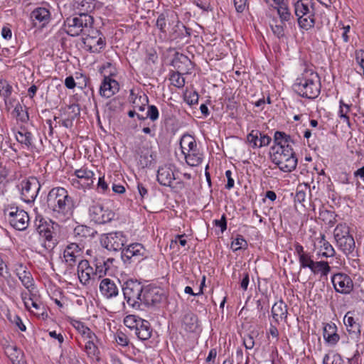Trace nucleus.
Here are the masks:
<instances>
[{
	"label": "nucleus",
	"mask_w": 364,
	"mask_h": 364,
	"mask_svg": "<svg viewBox=\"0 0 364 364\" xmlns=\"http://www.w3.org/2000/svg\"><path fill=\"white\" fill-rule=\"evenodd\" d=\"M73 176L80 178L83 182L82 189L90 188L94 183L95 173L86 166L76 169L74 171Z\"/></svg>",
	"instance_id": "26"
},
{
	"label": "nucleus",
	"mask_w": 364,
	"mask_h": 364,
	"mask_svg": "<svg viewBox=\"0 0 364 364\" xmlns=\"http://www.w3.org/2000/svg\"><path fill=\"white\" fill-rule=\"evenodd\" d=\"M31 18L33 21L34 26H37V23L36 22V21H38L39 23H41L46 19V8H36L31 12Z\"/></svg>",
	"instance_id": "53"
},
{
	"label": "nucleus",
	"mask_w": 364,
	"mask_h": 364,
	"mask_svg": "<svg viewBox=\"0 0 364 364\" xmlns=\"http://www.w3.org/2000/svg\"><path fill=\"white\" fill-rule=\"evenodd\" d=\"M97 0L73 1L72 8L73 14L77 15H92L97 8Z\"/></svg>",
	"instance_id": "17"
},
{
	"label": "nucleus",
	"mask_w": 364,
	"mask_h": 364,
	"mask_svg": "<svg viewBox=\"0 0 364 364\" xmlns=\"http://www.w3.org/2000/svg\"><path fill=\"white\" fill-rule=\"evenodd\" d=\"M311 192L310 187L307 184L299 185L294 196V202L302 203L305 201L306 192Z\"/></svg>",
	"instance_id": "46"
},
{
	"label": "nucleus",
	"mask_w": 364,
	"mask_h": 364,
	"mask_svg": "<svg viewBox=\"0 0 364 364\" xmlns=\"http://www.w3.org/2000/svg\"><path fill=\"white\" fill-rule=\"evenodd\" d=\"M47 207L55 217L70 216L75 208L74 200L61 187L52 188L47 194Z\"/></svg>",
	"instance_id": "2"
},
{
	"label": "nucleus",
	"mask_w": 364,
	"mask_h": 364,
	"mask_svg": "<svg viewBox=\"0 0 364 364\" xmlns=\"http://www.w3.org/2000/svg\"><path fill=\"white\" fill-rule=\"evenodd\" d=\"M336 241L337 247L346 255L351 254L355 247V240L352 235L339 239Z\"/></svg>",
	"instance_id": "33"
},
{
	"label": "nucleus",
	"mask_w": 364,
	"mask_h": 364,
	"mask_svg": "<svg viewBox=\"0 0 364 364\" xmlns=\"http://www.w3.org/2000/svg\"><path fill=\"white\" fill-rule=\"evenodd\" d=\"M36 215L34 221L37 232L43 237L42 245L46 247V222L44 221L43 215L38 212V208H36Z\"/></svg>",
	"instance_id": "40"
},
{
	"label": "nucleus",
	"mask_w": 364,
	"mask_h": 364,
	"mask_svg": "<svg viewBox=\"0 0 364 364\" xmlns=\"http://www.w3.org/2000/svg\"><path fill=\"white\" fill-rule=\"evenodd\" d=\"M314 274H321V277H327L331 270L329 263L326 261H316L310 269Z\"/></svg>",
	"instance_id": "38"
},
{
	"label": "nucleus",
	"mask_w": 364,
	"mask_h": 364,
	"mask_svg": "<svg viewBox=\"0 0 364 364\" xmlns=\"http://www.w3.org/2000/svg\"><path fill=\"white\" fill-rule=\"evenodd\" d=\"M274 9L277 10L279 20L282 24L285 22H290L294 18L288 4L286 1L281 4H277Z\"/></svg>",
	"instance_id": "36"
},
{
	"label": "nucleus",
	"mask_w": 364,
	"mask_h": 364,
	"mask_svg": "<svg viewBox=\"0 0 364 364\" xmlns=\"http://www.w3.org/2000/svg\"><path fill=\"white\" fill-rule=\"evenodd\" d=\"M63 238L62 230L60 226L53 222L52 220L47 223V250L53 249Z\"/></svg>",
	"instance_id": "14"
},
{
	"label": "nucleus",
	"mask_w": 364,
	"mask_h": 364,
	"mask_svg": "<svg viewBox=\"0 0 364 364\" xmlns=\"http://www.w3.org/2000/svg\"><path fill=\"white\" fill-rule=\"evenodd\" d=\"M186 164L190 166H198L203 159V154L198 145L183 154Z\"/></svg>",
	"instance_id": "31"
},
{
	"label": "nucleus",
	"mask_w": 364,
	"mask_h": 364,
	"mask_svg": "<svg viewBox=\"0 0 364 364\" xmlns=\"http://www.w3.org/2000/svg\"><path fill=\"white\" fill-rule=\"evenodd\" d=\"M182 73L171 71L169 80L171 84L177 88H182L185 85V78L181 76Z\"/></svg>",
	"instance_id": "45"
},
{
	"label": "nucleus",
	"mask_w": 364,
	"mask_h": 364,
	"mask_svg": "<svg viewBox=\"0 0 364 364\" xmlns=\"http://www.w3.org/2000/svg\"><path fill=\"white\" fill-rule=\"evenodd\" d=\"M350 108V105L345 104L343 100L340 101L339 117L343 119V122H346L348 127H351L350 119L348 116Z\"/></svg>",
	"instance_id": "55"
},
{
	"label": "nucleus",
	"mask_w": 364,
	"mask_h": 364,
	"mask_svg": "<svg viewBox=\"0 0 364 364\" xmlns=\"http://www.w3.org/2000/svg\"><path fill=\"white\" fill-rule=\"evenodd\" d=\"M343 358L339 353L332 352L324 355L323 364H343Z\"/></svg>",
	"instance_id": "50"
},
{
	"label": "nucleus",
	"mask_w": 364,
	"mask_h": 364,
	"mask_svg": "<svg viewBox=\"0 0 364 364\" xmlns=\"http://www.w3.org/2000/svg\"><path fill=\"white\" fill-rule=\"evenodd\" d=\"M61 16L58 7L55 9L47 4V23L51 21L57 23L61 19Z\"/></svg>",
	"instance_id": "52"
},
{
	"label": "nucleus",
	"mask_w": 364,
	"mask_h": 364,
	"mask_svg": "<svg viewBox=\"0 0 364 364\" xmlns=\"http://www.w3.org/2000/svg\"><path fill=\"white\" fill-rule=\"evenodd\" d=\"M82 247L77 242L69 244L64 250L63 257L69 266H73L77 257L81 255Z\"/></svg>",
	"instance_id": "24"
},
{
	"label": "nucleus",
	"mask_w": 364,
	"mask_h": 364,
	"mask_svg": "<svg viewBox=\"0 0 364 364\" xmlns=\"http://www.w3.org/2000/svg\"><path fill=\"white\" fill-rule=\"evenodd\" d=\"M272 150L271 159L283 172H291L294 170L297 165V158L293 148L287 149Z\"/></svg>",
	"instance_id": "4"
},
{
	"label": "nucleus",
	"mask_w": 364,
	"mask_h": 364,
	"mask_svg": "<svg viewBox=\"0 0 364 364\" xmlns=\"http://www.w3.org/2000/svg\"><path fill=\"white\" fill-rule=\"evenodd\" d=\"M182 328L189 333L196 332L199 328L198 316L191 311L186 313L182 318Z\"/></svg>",
	"instance_id": "29"
},
{
	"label": "nucleus",
	"mask_w": 364,
	"mask_h": 364,
	"mask_svg": "<svg viewBox=\"0 0 364 364\" xmlns=\"http://www.w3.org/2000/svg\"><path fill=\"white\" fill-rule=\"evenodd\" d=\"M259 135H261V132L257 129L252 130L251 132L247 134V141L253 149L258 148Z\"/></svg>",
	"instance_id": "59"
},
{
	"label": "nucleus",
	"mask_w": 364,
	"mask_h": 364,
	"mask_svg": "<svg viewBox=\"0 0 364 364\" xmlns=\"http://www.w3.org/2000/svg\"><path fill=\"white\" fill-rule=\"evenodd\" d=\"M73 233L75 237H94L97 234V231L93 228L88 227L84 225H77L74 230Z\"/></svg>",
	"instance_id": "42"
},
{
	"label": "nucleus",
	"mask_w": 364,
	"mask_h": 364,
	"mask_svg": "<svg viewBox=\"0 0 364 364\" xmlns=\"http://www.w3.org/2000/svg\"><path fill=\"white\" fill-rule=\"evenodd\" d=\"M147 251L141 243H132L122 251V259L124 262H139L146 257Z\"/></svg>",
	"instance_id": "11"
},
{
	"label": "nucleus",
	"mask_w": 364,
	"mask_h": 364,
	"mask_svg": "<svg viewBox=\"0 0 364 364\" xmlns=\"http://www.w3.org/2000/svg\"><path fill=\"white\" fill-rule=\"evenodd\" d=\"M274 146H272L271 150L287 149L292 148V144H294V141L290 135L287 134L284 132L277 131L274 134Z\"/></svg>",
	"instance_id": "23"
},
{
	"label": "nucleus",
	"mask_w": 364,
	"mask_h": 364,
	"mask_svg": "<svg viewBox=\"0 0 364 364\" xmlns=\"http://www.w3.org/2000/svg\"><path fill=\"white\" fill-rule=\"evenodd\" d=\"M77 274L80 282L82 284L89 283L91 279L96 277L95 271L87 259H82L77 265Z\"/></svg>",
	"instance_id": "18"
},
{
	"label": "nucleus",
	"mask_w": 364,
	"mask_h": 364,
	"mask_svg": "<svg viewBox=\"0 0 364 364\" xmlns=\"http://www.w3.org/2000/svg\"><path fill=\"white\" fill-rule=\"evenodd\" d=\"M88 213L91 221L99 225L111 222L115 215L112 210L105 208L103 205L100 203H94L90 205Z\"/></svg>",
	"instance_id": "9"
},
{
	"label": "nucleus",
	"mask_w": 364,
	"mask_h": 364,
	"mask_svg": "<svg viewBox=\"0 0 364 364\" xmlns=\"http://www.w3.org/2000/svg\"><path fill=\"white\" fill-rule=\"evenodd\" d=\"M352 315L351 311H348L344 316L343 321L349 333H354L359 336L360 335V325Z\"/></svg>",
	"instance_id": "35"
},
{
	"label": "nucleus",
	"mask_w": 364,
	"mask_h": 364,
	"mask_svg": "<svg viewBox=\"0 0 364 364\" xmlns=\"http://www.w3.org/2000/svg\"><path fill=\"white\" fill-rule=\"evenodd\" d=\"M141 320L142 318L135 315H128L124 318V323L127 328L135 331Z\"/></svg>",
	"instance_id": "54"
},
{
	"label": "nucleus",
	"mask_w": 364,
	"mask_h": 364,
	"mask_svg": "<svg viewBox=\"0 0 364 364\" xmlns=\"http://www.w3.org/2000/svg\"><path fill=\"white\" fill-rule=\"evenodd\" d=\"M271 28L272 30L273 33L278 38H282L285 36V23H282L280 21V23L275 24V25H271Z\"/></svg>",
	"instance_id": "64"
},
{
	"label": "nucleus",
	"mask_w": 364,
	"mask_h": 364,
	"mask_svg": "<svg viewBox=\"0 0 364 364\" xmlns=\"http://www.w3.org/2000/svg\"><path fill=\"white\" fill-rule=\"evenodd\" d=\"M337 329L336 325L333 323H328L324 325L323 337L326 343L329 346H336L340 340V336L337 333Z\"/></svg>",
	"instance_id": "25"
},
{
	"label": "nucleus",
	"mask_w": 364,
	"mask_h": 364,
	"mask_svg": "<svg viewBox=\"0 0 364 364\" xmlns=\"http://www.w3.org/2000/svg\"><path fill=\"white\" fill-rule=\"evenodd\" d=\"M171 65L177 72L188 73L190 70L189 67L191 65V61L186 55L176 53L172 60Z\"/></svg>",
	"instance_id": "28"
},
{
	"label": "nucleus",
	"mask_w": 364,
	"mask_h": 364,
	"mask_svg": "<svg viewBox=\"0 0 364 364\" xmlns=\"http://www.w3.org/2000/svg\"><path fill=\"white\" fill-rule=\"evenodd\" d=\"M30 297L26 299L22 295L26 307L36 315L43 316L44 315V305L39 300V295L37 291L34 290L33 292H29Z\"/></svg>",
	"instance_id": "16"
},
{
	"label": "nucleus",
	"mask_w": 364,
	"mask_h": 364,
	"mask_svg": "<svg viewBox=\"0 0 364 364\" xmlns=\"http://www.w3.org/2000/svg\"><path fill=\"white\" fill-rule=\"evenodd\" d=\"M21 191V198L26 203H31L37 197L41 188V184L38 179L31 177L23 180L18 186Z\"/></svg>",
	"instance_id": "8"
},
{
	"label": "nucleus",
	"mask_w": 364,
	"mask_h": 364,
	"mask_svg": "<svg viewBox=\"0 0 364 364\" xmlns=\"http://www.w3.org/2000/svg\"><path fill=\"white\" fill-rule=\"evenodd\" d=\"M174 28L175 31L173 34L174 35V38H189L191 35V29L190 28H187L183 24H177L176 26H175Z\"/></svg>",
	"instance_id": "47"
},
{
	"label": "nucleus",
	"mask_w": 364,
	"mask_h": 364,
	"mask_svg": "<svg viewBox=\"0 0 364 364\" xmlns=\"http://www.w3.org/2000/svg\"><path fill=\"white\" fill-rule=\"evenodd\" d=\"M296 16L297 17L298 25L301 29L309 31L314 27L316 23L315 16H309V17L305 15Z\"/></svg>",
	"instance_id": "43"
},
{
	"label": "nucleus",
	"mask_w": 364,
	"mask_h": 364,
	"mask_svg": "<svg viewBox=\"0 0 364 364\" xmlns=\"http://www.w3.org/2000/svg\"><path fill=\"white\" fill-rule=\"evenodd\" d=\"M100 290L106 298L110 299L118 295L119 289L110 279H103L100 284Z\"/></svg>",
	"instance_id": "30"
},
{
	"label": "nucleus",
	"mask_w": 364,
	"mask_h": 364,
	"mask_svg": "<svg viewBox=\"0 0 364 364\" xmlns=\"http://www.w3.org/2000/svg\"><path fill=\"white\" fill-rule=\"evenodd\" d=\"M321 88V78L313 65L304 63L301 74L292 85L293 90L303 98L314 100L320 95Z\"/></svg>",
	"instance_id": "1"
},
{
	"label": "nucleus",
	"mask_w": 364,
	"mask_h": 364,
	"mask_svg": "<svg viewBox=\"0 0 364 364\" xmlns=\"http://www.w3.org/2000/svg\"><path fill=\"white\" fill-rule=\"evenodd\" d=\"M144 289L142 284L137 280L129 279L124 283V298L130 306L136 309H140Z\"/></svg>",
	"instance_id": "5"
},
{
	"label": "nucleus",
	"mask_w": 364,
	"mask_h": 364,
	"mask_svg": "<svg viewBox=\"0 0 364 364\" xmlns=\"http://www.w3.org/2000/svg\"><path fill=\"white\" fill-rule=\"evenodd\" d=\"M62 80L59 78H51V82L47 87V92H49V103L53 102V106L56 107L60 101V95L62 94L63 85Z\"/></svg>",
	"instance_id": "21"
},
{
	"label": "nucleus",
	"mask_w": 364,
	"mask_h": 364,
	"mask_svg": "<svg viewBox=\"0 0 364 364\" xmlns=\"http://www.w3.org/2000/svg\"><path fill=\"white\" fill-rule=\"evenodd\" d=\"M331 280L335 291L339 294H349L353 290V282L346 273H336L331 277Z\"/></svg>",
	"instance_id": "12"
},
{
	"label": "nucleus",
	"mask_w": 364,
	"mask_h": 364,
	"mask_svg": "<svg viewBox=\"0 0 364 364\" xmlns=\"http://www.w3.org/2000/svg\"><path fill=\"white\" fill-rule=\"evenodd\" d=\"M96 277L101 278L107 274V264L105 263V257L102 256L95 257L93 261Z\"/></svg>",
	"instance_id": "41"
},
{
	"label": "nucleus",
	"mask_w": 364,
	"mask_h": 364,
	"mask_svg": "<svg viewBox=\"0 0 364 364\" xmlns=\"http://www.w3.org/2000/svg\"><path fill=\"white\" fill-rule=\"evenodd\" d=\"M15 272L23 287L28 289V292H33L36 289L34 287V280L31 273L27 269V267L22 263H17L15 264Z\"/></svg>",
	"instance_id": "15"
},
{
	"label": "nucleus",
	"mask_w": 364,
	"mask_h": 364,
	"mask_svg": "<svg viewBox=\"0 0 364 364\" xmlns=\"http://www.w3.org/2000/svg\"><path fill=\"white\" fill-rule=\"evenodd\" d=\"M100 342H91V343H85L84 346V351L85 352L88 358L92 361L99 362L100 360V350L98 347Z\"/></svg>",
	"instance_id": "37"
},
{
	"label": "nucleus",
	"mask_w": 364,
	"mask_h": 364,
	"mask_svg": "<svg viewBox=\"0 0 364 364\" xmlns=\"http://www.w3.org/2000/svg\"><path fill=\"white\" fill-rule=\"evenodd\" d=\"M119 90V82L117 80L111 78L110 76H105L100 87V95L102 97L109 98L114 95Z\"/></svg>",
	"instance_id": "20"
},
{
	"label": "nucleus",
	"mask_w": 364,
	"mask_h": 364,
	"mask_svg": "<svg viewBox=\"0 0 364 364\" xmlns=\"http://www.w3.org/2000/svg\"><path fill=\"white\" fill-rule=\"evenodd\" d=\"M134 333L139 340L145 341L151 338L153 328L148 321L142 319Z\"/></svg>",
	"instance_id": "32"
},
{
	"label": "nucleus",
	"mask_w": 364,
	"mask_h": 364,
	"mask_svg": "<svg viewBox=\"0 0 364 364\" xmlns=\"http://www.w3.org/2000/svg\"><path fill=\"white\" fill-rule=\"evenodd\" d=\"M123 103L120 98L114 97L107 103V109L112 112H119L122 109Z\"/></svg>",
	"instance_id": "62"
},
{
	"label": "nucleus",
	"mask_w": 364,
	"mask_h": 364,
	"mask_svg": "<svg viewBox=\"0 0 364 364\" xmlns=\"http://www.w3.org/2000/svg\"><path fill=\"white\" fill-rule=\"evenodd\" d=\"M183 97L185 102L191 106L198 104L199 95L196 91L186 90L184 92Z\"/></svg>",
	"instance_id": "58"
},
{
	"label": "nucleus",
	"mask_w": 364,
	"mask_h": 364,
	"mask_svg": "<svg viewBox=\"0 0 364 364\" xmlns=\"http://www.w3.org/2000/svg\"><path fill=\"white\" fill-rule=\"evenodd\" d=\"M165 299L164 290L157 287H146L144 289L141 304L146 306H155Z\"/></svg>",
	"instance_id": "13"
},
{
	"label": "nucleus",
	"mask_w": 364,
	"mask_h": 364,
	"mask_svg": "<svg viewBox=\"0 0 364 364\" xmlns=\"http://www.w3.org/2000/svg\"><path fill=\"white\" fill-rule=\"evenodd\" d=\"M299 262L301 269L309 268L310 269L314 265V262L315 261L313 260L311 254L307 252L306 254H303V255L299 257Z\"/></svg>",
	"instance_id": "57"
},
{
	"label": "nucleus",
	"mask_w": 364,
	"mask_h": 364,
	"mask_svg": "<svg viewBox=\"0 0 364 364\" xmlns=\"http://www.w3.org/2000/svg\"><path fill=\"white\" fill-rule=\"evenodd\" d=\"M287 305L282 300L274 303L272 307V314L274 321L279 322V318H287Z\"/></svg>",
	"instance_id": "34"
},
{
	"label": "nucleus",
	"mask_w": 364,
	"mask_h": 364,
	"mask_svg": "<svg viewBox=\"0 0 364 364\" xmlns=\"http://www.w3.org/2000/svg\"><path fill=\"white\" fill-rule=\"evenodd\" d=\"M16 140L23 144L30 146L31 144V134L28 132H18L16 134Z\"/></svg>",
	"instance_id": "60"
},
{
	"label": "nucleus",
	"mask_w": 364,
	"mask_h": 364,
	"mask_svg": "<svg viewBox=\"0 0 364 364\" xmlns=\"http://www.w3.org/2000/svg\"><path fill=\"white\" fill-rule=\"evenodd\" d=\"M67 358L69 364H82L83 360H80L77 352L72 348L68 350Z\"/></svg>",
	"instance_id": "63"
},
{
	"label": "nucleus",
	"mask_w": 364,
	"mask_h": 364,
	"mask_svg": "<svg viewBox=\"0 0 364 364\" xmlns=\"http://www.w3.org/2000/svg\"><path fill=\"white\" fill-rule=\"evenodd\" d=\"M323 244L320 248L319 255L323 257H332L335 255V250L333 246L326 240L323 239Z\"/></svg>",
	"instance_id": "49"
},
{
	"label": "nucleus",
	"mask_w": 364,
	"mask_h": 364,
	"mask_svg": "<svg viewBox=\"0 0 364 364\" xmlns=\"http://www.w3.org/2000/svg\"><path fill=\"white\" fill-rule=\"evenodd\" d=\"M157 181L164 186L171 187V183L176 179L173 167L165 165L159 168L157 171Z\"/></svg>",
	"instance_id": "22"
},
{
	"label": "nucleus",
	"mask_w": 364,
	"mask_h": 364,
	"mask_svg": "<svg viewBox=\"0 0 364 364\" xmlns=\"http://www.w3.org/2000/svg\"><path fill=\"white\" fill-rule=\"evenodd\" d=\"M333 235L336 240L350 236L349 227L346 223L338 224L334 229Z\"/></svg>",
	"instance_id": "44"
},
{
	"label": "nucleus",
	"mask_w": 364,
	"mask_h": 364,
	"mask_svg": "<svg viewBox=\"0 0 364 364\" xmlns=\"http://www.w3.org/2000/svg\"><path fill=\"white\" fill-rule=\"evenodd\" d=\"M136 153L138 155V164L143 168L149 166L154 160V153L148 147L139 146Z\"/></svg>",
	"instance_id": "27"
},
{
	"label": "nucleus",
	"mask_w": 364,
	"mask_h": 364,
	"mask_svg": "<svg viewBox=\"0 0 364 364\" xmlns=\"http://www.w3.org/2000/svg\"><path fill=\"white\" fill-rule=\"evenodd\" d=\"M82 37V41L87 51L92 53H100L106 46V38L104 34L94 27Z\"/></svg>",
	"instance_id": "6"
},
{
	"label": "nucleus",
	"mask_w": 364,
	"mask_h": 364,
	"mask_svg": "<svg viewBox=\"0 0 364 364\" xmlns=\"http://www.w3.org/2000/svg\"><path fill=\"white\" fill-rule=\"evenodd\" d=\"M248 247L247 242L241 235H237L235 239L231 243V249L233 252L240 250H246Z\"/></svg>",
	"instance_id": "48"
},
{
	"label": "nucleus",
	"mask_w": 364,
	"mask_h": 364,
	"mask_svg": "<svg viewBox=\"0 0 364 364\" xmlns=\"http://www.w3.org/2000/svg\"><path fill=\"white\" fill-rule=\"evenodd\" d=\"M315 3L313 0H299L294 2L295 16H316Z\"/></svg>",
	"instance_id": "19"
},
{
	"label": "nucleus",
	"mask_w": 364,
	"mask_h": 364,
	"mask_svg": "<svg viewBox=\"0 0 364 364\" xmlns=\"http://www.w3.org/2000/svg\"><path fill=\"white\" fill-rule=\"evenodd\" d=\"M180 148L183 154L197 146L195 138L188 134H184L180 139Z\"/></svg>",
	"instance_id": "39"
},
{
	"label": "nucleus",
	"mask_w": 364,
	"mask_h": 364,
	"mask_svg": "<svg viewBox=\"0 0 364 364\" xmlns=\"http://www.w3.org/2000/svg\"><path fill=\"white\" fill-rule=\"evenodd\" d=\"M13 92L12 86L6 80H0V95L4 97L5 102L10 97Z\"/></svg>",
	"instance_id": "51"
},
{
	"label": "nucleus",
	"mask_w": 364,
	"mask_h": 364,
	"mask_svg": "<svg viewBox=\"0 0 364 364\" xmlns=\"http://www.w3.org/2000/svg\"><path fill=\"white\" fill-rule=\"evenodd\" d=\"M93 27L94 17L92 15H77L73 14L66 18L64 24L65 33L72 37H77L80 35L84 36Z\"/></svg>",
	"instance_id": "3"
},
{
	"label": "nucleus",
	"mask_w": 364,
	"mask_h": 364,
	"mask_svg": "<svg viewBox=\"0 0 364 364\" xmlns=\"http://www.w3.org/2000/svg\"><path fill=\"white\" fill-rule=\"evenodd\" d=\"M80 107L79 105L73 103L67 107L66 112L65 114L67 115L68 118H70V119L74 120L80 116Z\"/></svg>",
	"instance_id": "56"
},
{
	"label": "nucleus",
	"mask_w": 364,
	"mask_h": 364,
	"mask_svg": "<svg viewBox=\"0 0 364 364\" xmlns=\"http://www.w3.org/2000/svg\"><path fill=\"white\" fill-rule=\"evenodd\" d=\"M7 211H9L7 219L14 229L24 230L27 228L29 217L26 211L20 210L17 207H11L5 210V213Z\"/></svg>",
	"instance_id": "10"
},
{
	"label": "nucleus",
	"mask_w": 364,
	"mask_h": 364,
	"mask_svg": "<svg viewBox=\"0 0 364 364\" xmlns=\"http://www.w3.org/2000/svg\"><path fill=\"white\" fill-rule=\"evenodd\" d=\"M72 326L75 328V330L82 336L83 338L87 333H89L91 329L85 326V324L77 320H73L72 322Z\"/></svg>",
	"instance_id": "61"
},
{
	"label": "nucleus",
	"mask_w": 364,
	"mask_h": 364,
	"mask_svg": "<svg viewBox=\"0 0 364 364\" xmlns=\"http://www.w3.org/2000/svg\"><path fill=\"white\" fill-rule=\"evenodd\" d=\"M127 242V236L121 231L103 234L100 237L101 245L110 251L122 250Z\"/></svg>",
	"instance_id": "7"
}]
</instances>
